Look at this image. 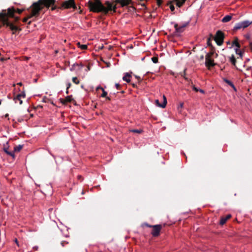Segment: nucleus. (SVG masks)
Returning <instances> with one entry per match:
<instances>
[{
	"label": "nucleus",
	"instance_id": "nucleus-1",
	"mask_svg": "<svg viewBox=\"0 0 252 252\" xmlns=\"http://www.w3.org/2000/svg\"><path fill=\"white\" fill-rule=\"evenodd\" d=\"M105 4L107 5V7H105L99 0H94V2L90 0L88 2L90 10L93 12L98 13L102 12L106 14L108 13L109 11L113 10L114 12H116V6L115 5L113 6L108 1L105 2Z\"/></svg>",
	"mask_w": 252,
	"mask_h": 252
},
{
	"label": "nucleus",
	"instance_id": "nucleus-2",
	"mask_svg": "<svg viewBox=\"0 0 252 252\" xmlns=\"http://www.w3.org/2000/svg\"><path fill=\"white\" fill-rule=\"evenodd\" d=\"M56 0H38L37 2H34L32 4V6H34L40 13L44 7L49 8L50 6H53Z\"/></svg>",
	"mask_w": 252,
	"mask_h": 252
},
{
	"label": "nucleus",
	"instance_id": "nucleus-3",
	"mask_svg": "<svg viewBox=\"0 0 252 252\" xmlns=\"http://www.w3.org/2000/svg\"><path fill=\"white\" fill-rule=\"evenodd\" d=\"M214 54V52L212 51L211 52L207 53L205 56V66L209 69L216 65V63H214V60L211 58Z\"/></svg>",
	"mask_w": 252,
	"mask_h": 252
},
{
	"label": "nucleus",
	"instance_id": "nucleus-4",
	"mask_svg": "<svg viewBox=\"0 0 252 252\" xmlns=\"http://www.w3.org/2000/svg\"><path fill=\"white\" fill-rule=\"evenodd\" d=\"M251 24H252V21L251 22L248 20L237 23L235 24L233 30L234 32H236L240 29L246 28Z\"/></svg>",
	"mask_w": 252,
	"mask_h": 252
},
{
	"label": "nucleus",
	"instance_id": "nucleus-5",
	"mask_svg": "<svg viewBox=\"0 0 252 252\" xmlns=\"http://www.w3.org/2000/svg\"><path fill=\"white\" fill-rule=\"evenodd\" d=\"M224 38V35L223 32L221 31H218L214 37V40L218 45L220 46L223 42Z\"/></svg>",
	"mask_w": 252,
	"mask_h": 252
},
{
	"label": "nucleus",
	"instance_id": "nucleus-6",
	"mask_svg": "<svg viewBox=\"0 0 252 252\" xmlns=\"http://www.w3.org/2000/svg\"><path fill=\"white\" fill-rule=\"evenodd\" d=\"M152 228L151 234L153 237H158L160 235L162 225L160 224L153 225Z\"/></svg>",
	"mask_w": 252,
	"mask_h": 252
},
{
	"label": "nucleus",
	"instance_id": "nucleus-7",
	"mask_svg": "<svg viewBox=\"0 0 252 252\" xmlns=\"http://www.w3.org/2000/svg\"><path fill=\"white\" fill-rule=\"evenodd\" d=\"M31 7L32 8L31 13L28 17L24 18L23 19V22L24 23L27 22L29 19L32 18V17H37L39 15V13L38 12L37 10H36L34 6H32V5Z\"/></svg>",
	"mask_w": 252,
	"mask_h": 252
},
{
	"label": "nucleus",
	"instance_id": "nucleus-8",
	"mask_svg": "<svg viewBox=\"0 0 252 252\" xmlns=\"http://www.w3.org/2000/svg\"><path fill=\"white\" fill-rule=\"evenodd\" d=\"M62 6L65 8H69L71 7H72L74 9L76 8V6L74 0H68L65 1L63 3Z\"/></svg>",
	"mask_w": 252,
	"mask_h": 252
},
{
	"label": "nucleus",
	"instance_id": "nucleus-9",
	"mask_svg": "<svg viewBox=\"0 0 252 252\" xmlns=\"http://www.w3.org/2000/svg\"><path fill=\"white\" fill-rule=\"evenodd\" d=\"M187 23L184 24L182 25H178V24H175L174 25V28L175 29V32L177 33V34L180 33L182 32L184 30V28L187 26Z\"/></svg>",
	"mask_w": 252,
	"mask_h": 252
},
{
	"label": "nucleus",
	"instance_id": "nucleus-10",
	"mask_svg": "<svg viewBox=\"0 0 252 252\" xmlns=\"http://www.w3.org/2000/svg\"><path fill=\"white\" fill-rule=\"evenodd\" d=\"M26 97V94L24 92H22L21 93L17 94L14 98V100L15 102H17V101H19V104H22L23 103L22 100H21L22 98H25Z\"/></svg>",
	"mask_w": 252,
	"mask_h": 252
},
{
	"label": "nucleus",
	"instance_id": "nucleus-11",
	"mask_svg": "<svg viewBox=\"0 0 252 252\" xmlns=\"http://www.w3.org/2000/svg\"><path fill=\"white\" fill-rule=\"evenodd\" d=\"M60 100L63 104H65L67 102H71L73 101V99L72 98V95H68L64 98H61Z\"/></svg>",
	"mask_w": 252,
	"mask_h": 252
},
{
	"label": "nucleus",
	"instance_id": "nucleus-12",
	"mask_svg": "<svg viewBox=\"0 0 252 252\" xmlns=\"http://www.w3.org/2000/svg\"><path fill=\"white\" fill-rule=\"evenodd\" d=\"M231 217V215L229 214L225 217H222L220 220V225H223L226 221Z\"/></svg>",
	"mask_w": 252,
	"mask_h": 252
},
{
	"label": "nucleus",
	"instance_id": "nucleus-13",
	"mask_svg": "<svg viewBox=\"0 0 252 252\" xmlns=\"http://www.w3.org/2000/svg\"><path fill=\"white\" fill-rule=\"evenodd\" d=\"M132 0H117V2L121 4L122 6L124 7L129 5Z\"/></svg>",
	"mask_w": 252,
	"mask_h": 252
},
{
	"label": "nucleus",
	"instance_id": "nucleus-14",
	"mask_svg": "<svg viewBox=\"0 0 252 252\" xmlns=\"http://www.w3.org/2000/svg\"><path fill=\"white\" fill-rule=\"evenodd\" d=\"M82 67H83V65L82 63L78 64L75 63L72 65L70 69L71 71H74L76 69V68L78 67V70H80Z\"/></svg>",
	"mask_w": 252,
	"mask_h": 252
},
{
	"label": "nucleus",
	"instance_id": "nucleus-15",
	"mask_svg": "<svg viewBox=\"0 0 252 252\" xmlns=\"http://www.w3.org/2000/svg\"><path fill=\"white\" fill-rule=\"evenodd\" d=\"M235 46L237 47L236 48H238L239 49L240 48V44L238 42V39L236 37H235L234 40L233 41V42L232 43L231 46ZM231 47H231L230 48H231Z\"/></svg>",
	"mask_w": 252,
	"mask_h": 252
},
{
	"label": "nucleus",
	"instance_id": "nucleus-16",
	"mask_svg": "<svg viewBox=\"0 0 252 252\" xmlns=\"http://www.w3.org/2000/svg\"><path fill=\"white\" fill-rule=\"evenodd\" d=\"M4 151L9 156H11L13 158H15V155H14V152L13 151H8V148H5L4 147Z\"/></svg>",
	"mask_w": 252,
	"mask_h": 252
},
{
	"label": "nucleus",
	"instance_id": "nucleus-17",
	"mask_svg": "<svg viewBox=\"0 0 252 252\" xmlns=\"http://www.w3.org/2000/svg\"><path fill=\"white\" fill-rule=\"evenodd\" d=\"M131 75L128 73H126L123 76V80L127 83H129L130 82V80L129 79Z\"/></svg>",
	"mask_w": 252,
	"mask_h": 252
},
{
	"label": "nucleus",
	"instance_id": "nucleus-18",
	"mask_svg": "<svg viewBox=\"0 0 252 252\" xmlns=\"http://www.w3.org/2000/svg\"><path fill=\"white\" fill-rule=\"evenodd\" d=\"M232 19V16H230V15H226L225 16H224L221 21L223 23H226V22H228L229 21H230Z\"/></svg>",
	"mask_w": 252,
	"mask_h": 252
},
{
	"label": "nucleus",
	"instance_id": "nucleus-19",
	"mask_svg": "<svg viewBox=\"0 0 252 252\" xmlns=\"http://www.w3.org/2000/svg\"><path fill=\"white\" fill-rule=\"evenodd\" d=\"M175 1L176 5L179 7H181L185 2L186 0H175Z\"/></svg>",
	"mask_w": 252,
	"mask_h": 252
},
{
	"label": "nucleus",
	"instance_id": "nucleus-20",
	"mask_svg": "<svg viewBox=\"0 0 252 252\" xmlns=\"http://www.w3.org/2000/svg\"><path fill=\"white\" fill-rule=\"evenodd\" d=\"M22 148L23 146L21 145L15 146L14 148V153L19 152L22 149Z\"/></svg>",
	"mask_w": 252,
	"mask_h": 252
},
{
	"label": "nucleus",
	"instance_id": "nucleus-21",
	"mask_svg": "<svg viewBox=\"0 0 252 252\" xmlns=\"http://www.w3.org/2000/svg\"><path fill=\"white\" fill-rule=\"evenodd\" d=\"M230 61L233 65L236 66V60L233 55H232L230 58Z\"/></svg>",
	"mask_w": 252,
	"mask_h": 252
},
{
	"label": "nucleus",
	"instance_id": "nucleus-22",
	"mask_svg": "<svg viewBox=\"0 0 252 252\" xmlns=\"http://www.w3.org/2000/svg\"><path fill=\"white\" fill-rule=\"evenodd\" d=\"M129 131L130 132L136 133L140 134L143 132V130L141 129H129Z\"/></svg>",
	"mask_w": 252,
	"mask_h": 252
},
{
	"label": "nucleus",
	"instance_id": "nucleus-23",
	"mask_svg": "<svg viewBox=\"0 0 252 252\" xmlns=\"http://www.w3.org/2000/svg\"><path fill=\"white\" fill-rule=\"evenodd\" d=\"M78 47L81 48L82 50H85L87 48V45L85 44H81L80 42L77 43Z\"/></svg>",
	"mask_w": 252,
	"mask_h": 252
},
{
	"label": "nucleus",
	"instance_id": "nucleus-24",
	"mask_svg": "<svg viewBox=\"0 0 252 252\" xmlns=\"http://www.w3.org/2000/svg\"><path fill=\"white\" fill-rule=\"evenodd\" d=\"M163 102L162 103H161V105H160V107H161V108H164L166 106V104H167V100H166V97L164 95H163Z\"/></svg>",
	"mask_w": 252,
	"mask_h": 252
},
{
	"label": "nucleus",
	"instance_id": "nucleus-25",
	"mask_svg": "<svg viewBox=\"0 0 252 252\" xmlns=\"http://www.w3.org/2000/svg\"><path fill=\"white\" fill-rule=\"evenodd\" d=\"M235 52L237 54L239 55L240 56V57L241 58H242V56H243V52L240 51V50L238 48H236L235 49Z\"/></svg>",
	"mask_w": 252,
	"mask_h": 252
},
{
	"label": "nucleus",
	"instance_id": "nucleus-26",
	"mask_svg": "<svg viewBox=\"0 0 252 252\" xmlns=\"http://www.w3.org/2000/svg\"><path fill=\"white\" fill-rule=\"evenodd\" d=\"M223 80H224V81L226 83H227V84L228 85H229L230 86H233V83H232L231 81H230V80H228V79H225V78H224V79H223Z\"/></svg>",
	"mask_w": 252,
	"mask_h": 252
},
{
	"label": "nucleus",
	"instance_id": "nucleus-27",
	"mask_svg": "<svg viewBox=\"0 0 252 252\" xmlns=\"http://www.w3.org/2000/svg\"><path fill=\"white\" fill-rule=\"evenodd\" d=\"M101 90L102 91V94L101 95V97H105L107 95V93L102 88V87H100Z\"/></svg>",
	"mask_w": 252,
	"mask_h": 252
},
{
	"label": "nucleus",
	"instance_id": "nucleus-28",
	"mask_svg": "<svg viewBox=\"0 0 252 252\" xmlns=\"http://www.w3.org/2000/svg\"><path fill=\"white\" fill-rule=\"evenodd\" d=\"M72 82L75 83V84H79L80 82L78 80L77 78L76 77H73L72 78Z\"/></svg>",
	"mask_w": 252,
	"mask_h": 252
},
{
	"label": "nucleus",
	"instance_id": "nucleus-29",
	"mask_svg": "<svg viewBox=\"0 0 252 252\" xmlns=\"http://www.w3.org/2000/svg\"><path fill=\"white\" fill-rule=\"evenodd\" d=\"M207 45L208 46L212 47V38L211 37L207 39Z\"/></svg>",
	"mask_w": 252,
	"mask_h": 252
},
{
	"label": "nucleus",
	"instance_id": "nucleus-30",
	"mask_svg": "<svg viewBox=\"0 0 252 252\" xmlns=\"http://www.w3.org/2000/svg\"><path fill=\"white\" fill-rule=\"evenodd\" d=\"M158 58L157 57H153V58H152V61L155 63H157L158 62Z\"/></svg>",
	"mask_w": 252,
	"mask_h": 252
},
{
	"label": "nucleus",
	"instance_id": "nucleus-31",
	"mask_svg": "<svg viewBox=\"0 0 252 252\" xmlns=\"http://www.w3.org/2000/svg\"><path fill=\"white\" fill-rule=\"evenodd\" d=\"M23 10H24L23 9H20L17 8L16 10V12H17L18 14H21L22 13Z\"/></svg>",
	"mask_w": 252,
	"mask_h": 252
},
{
	"label": "nucleus",
	"instance_id": "nucleus-32",
	"mask_svg": "<svg viewBox=\"0 0 252 252\" xmlns=\"http://www.w3.org/2000/svg\"><path fill=\"white\" fill-rule=\"evenodd\" d=\"M135 77L137 79L139 83H140V82H141L142 81V79H141V78L139 76H137V75H135Z\"/></svg>",
	"mask_w": 252,
	"mask_h": 252
},
{
	"label": "nucleus",
	"instance_id": "nucleus-33",
	"mask_svg": "<svg viewBox=\"0 0 252 252\" xmlns=\"http://www.w3.org/2000/svg\"><path fill=\"white\" fill-rule=\"evenodd\" d=\"M115 86L117 90H120L121 88V85L118 83H116Z\"/></svg>",
	"mask_w": 252,
	"mask_h": 252
},
{
	"label": "nucleus",
	"instance_id": "nucleus-34",
	"mask_svg": "<svg viewBox=\"0 0 252 252\" xmlns=\"http://www.w3.org/2000/svg\"><path fill=\"white\" fill-rule=\"evenodd\" d=\"M156 103L159 107H160V105H161V104L159 103V101L158 99L156 100Z\"/></svg>",
	"mask_w": 252,
	"mask_h": 252
},
{
	"label": "nucleus",
	"instance_id": "nucleus-35",
	"mask_svg": "<svg viewBox=\"0 0 252 252\" xmlns=\"http://www.w3.org/2000/svg\"><path fill=\"white\" fill-rule=\"evenodd\" d=\"M68 242H66V241H62L61 242V245H62L63 247H64L65 244H68Z\"/></svg>",
	"mask_w": 252,
	"mask_h": 252
},
{
	"label": "nucleus",
	"instance_id": "nucleus-36",
	"mask_svg": "<svg viewBox=\"0 0 252 252\" xmlns=\"http://www.w3.org/2000/svg\"><path fill=\"white\" fill-rule=\"evenodd\" d=\"M157 4L159 6L162 3V1L161 0H157Z\"/></svg>",
	"mask_w": 252,
	"mask_h": 252
},
{
	"label": "nucleus",
	"instance_id": "nucleus-37",
	"mask_svg": "<svg viewBox=\"0 0 252 252\" xmlns=\"http://www.w3.org/2000/svg\"><path fill=\"white\" fill-rule=\"evenodd\" d=\"M192 89L195 91V92H198V89L194 86V85H192Z\"/></svg>",
	"mask_w": 252,
	"mask_h": 252
},
{
	"label": "nucleus",
	"instance_id": "nucleus-38",
	"mask_svg": "<svg viewBox=\"0 0 252 252\" xmlns=\"http://www.w3.org/2000/svg\"><path fill=\"white\" fill-rule=\"evenodd\" d=\"M170 9L171 11H173L174 10V9H175V7H174V6L173 5H171L170 6Z\"/></svg>",
	"mask_w": 252,
	"mask_h": 252
},
{
	"label": "nucleus",
	"instance_id": "nucleus-39",
	"mask_svg": "<svg viewBox=\"0 0 252 252\" xmlns=\"http://www.w3.org/2000/svg\"><path fill=\"white\" fill-rule=\"evenodd\" d=\"M77 178H78V180H81V181L83 180V179L82 176H81V175H78L77 176Z\"/></svg>",
	"mask_w": 252,
	"mask_h": 252
},
{
	"label": "nucleus",
	"instance_id": "nucleus-40",
	"mask_svg": "<svg viewBox=\"0 0 252 252\" xmlns=\"http://www.w3.org/2000/svg\"><path fill=\"white\" fill-rule=\"evenodd\" d=\"M145 225L148 227H150V228H152V226H153V225H150V224H149L148 223H145Z\"/></svg>",
	"mask_w": 252,
	"mask_h": 252
},
{
	"label": "nucleus",
	"instance_id": "nucleus-41",
	"mask_svg": "<svg viewBox=\"0 0 252 252\" xmlns=\"http://www.w3.org/2000/svg\"><path fill=\"white\" fill-rule=\"evenodd\" d=\"M71 85V83H67V87H66L67 90H68V89H69V88L70 87Z\"/></svg>",
	"mask_w": 252,
	"mask_h": 252
},
{
	"label": "nucleus",
	"instance_id": "nucleus-42",
	"mask_svg": "<svg viewBox=\"0 0 252 252\" xmlns=\"http://www.w3.org/2000/svg\"><path fill=\"white\" fill-rule=\"evenodd\" d=\"M33 250H34V251H37L38 249V246H34L32 248Z\"/></svg>",
	"mask_w": 252,
	"mask_h": 252
},
{
	"label": "nucleus",
	"instance_id": "nucleus-43",
	"mask_svg": "<svg viewBox=\"0 0 252 252\" xmlns=\"http://www.w3.org/2000/svg\"><path fill=\"white\" fill-rule=\"evenodd\" d=\"M198 92H200L202 94H204L205 93L204 91L202 89H198Z\"/></svg>",
	"mask_w": 252,
	"mask_h": 252
},
{
	"label": "nucleus",
	"instance_id": "nucleus-44",
	"mask_svg": "<svg viewBox=\"0 0 252 252\" xmlns=\"http://www.w3.org/2000/svg\"><path fill=\"white\" fill-rule=\"evenodd\" d=\"M250 50L252 51V42L250 43Z\"/></svg>",
	"mask_w": 252,
	"mask_h": 252
},
{
	"label": "nucleus",
	"instance_id": "nucleus-45",
	"mask_svg": "<svg viewBox=\"0 0 252 252\" xmlns=\"http://www.w3.org/2000/svg\"><path fill=\"white\" fill-rule=\"evenodd\" d=\"M131 85H132V87L133 88H136L137 87V85L135 84H134V83H132Z\"/></svg>",
	"mask_w": 252,
	"mask_h": 252
},
{
	"label": "nucleus",
	"instance_id": "nucleus-46",
	"mask_svg": "<svg viewBox=\"0 0 252 252\" xmlns=\"http://www.w3.org/2000/svg\"><path fill=\"white\" fill-rule=\"evenodd\" d=\"M15 242L16 243V244H17V245L18 246H19V243H18V240H17V239H15Z\"/></svg>",
	"mask_w": 252,
	"mask_h": 252
},
{
	"label": "nucleus",
	"instance_id": "nucleus-47",
	"mask_svg": "<svg viewBox=\"0 0 252 252\" xmlns=\"http://www.w3.org/2000/svg\"><path fill=\"white\" fill-rule=\"evenodd\" d=\"M233 89V90L235 91H236V88H235V86L233 85V86H231Z\"/></svg>",
	"mask_w": 252,
	"mask_h": 252
},
{
	"label": "nucleus",
	"instance_id": "nucleus-48",
	"mask_svg": "<svg viewBox=\"0 0 252 252\" xmlns=\"http://www.w3.org/2000/svg\"><path fill=\"white\" fill-rule=\"evenodd\" d=\"M56 6H52V7L51 8V10H54L55 9H56Z\"/></svg>",
	"mask_w": 252,
	"mask_h": 252
},
{
	"label": "nucleus",
	"instance_id": "nucleus-49",
	"mask_svg": "<svg viewBox=\"0 0 252 252\" xmlns=\"http://www.w3.org/2000/svg\"><path fill=\"white\" fill-rule=\"evenodd\" d=\"M184 78H185V79L186 80H187V81H188L189 80V78H187V77H185V76H184Z\"/></svg>",
	"mask_w": 252,
	"mask_h": 252
},
{
	"label": "nucleus",
	"instance_id": "nucleus-50",
	"mask_svg": "<svg viewBox=\"0 0 252 252\" xmlns=\"http://www.w3.org/2000/svg\"><path fill=\"white\" fill-rule=\"evenodd\" d=\"M183 105H184V103H180V106L181 107H182L183 106Z\"/></svg>",
	"mask_w": 252,
	"mask_h": 252
},
{
	"label": "nucleus",
	"instance_id": "nucleus-51",
	"mask_svg": "<svg viewBox=\"0 0 252 252\" xmlns=\"http://www.w3.org/2000/svg\"><path fill=\"white\" fill-rule=\"evenodd\" d=\"M203 59H204V56H203V55H202V56H201L200 57V59H201V60H203Z\"/></svg>",
	"mask_w": 252,
	"mask_h": 252
},
{
	"label": "nucleus",
	"instance_id": "nucleus-52",
	"mask_svg": "<svg viewBox=\"0 0 252 252\" xmlns=\"http://www.w3.org/2000/svg\"><path fill=\"white\" fill-rule=\"evenodd\" d=\"M106 97V99H107L108 100H110V98L109 97Z\"/></svg>",
	"mask_w": 252,
	"mask_h": 252
},
{
	"label": "nucleus",
	"instance_id": "nucleus-53",
	"mask_svg": "<svg viewBox=\"0 0 252 252\" xmlns=\"http://www.w3.org/2000/svg\"><path fill=\"white\" fill-rule=\"evenodd\" d=\"M141 5H142V6H146V4H145V3H142V4H141Z\"/></svg>",
	"mask_w": 252,
	"mask_h": 252
},
{
	"label": "nucleus",
	"instance_id": "nucleus-54",
	"mask_svg": "<svg viewBox=\"0 0 252 252\" xmlns=\"http://www.w3.org/2000/svg\"><path fill=\"white\" fill-rule=\"evenodd\" d=\"M18 85H19L20 86H22V83L20 82V83H18Z\"/></svg>",
	"mask_w": 252,
	"mask_h": 252
},
{
	"label": "nucleus",
	"instance_id": "nucleus-55",
	"mask_svg": "<svg viewBox=\"0 0 252 252\" xmlns=\"http://www.w3.org/2000/svg\"><path fill=\"white\" fill-rule=\"evenodd\" d=\"M65 93H66V94H68V90L66 89V91Z\"/></svg>",
	"mask_w": 252,
	"mask_h": 252
},
{
	"label": "nucleus",
	"instance_id": "nucleus-56",
	"mask_svg": "<svg viewBox=\"0 0 252 252\" xmlns=\"http://www.w3.org/2000/svg\"><path fill=\"white\" fill-rule=\"evenodd\" d=\"M186 69H185L184 71V75H185V74H186Z\"/></svg>",
	"mask_w": 252,
	"mask_h": 252
},
{
	"label": "nucleus",
	"instance_id": "nucleus-57",
	"mask_svg": "<svg viewBox=\"0 0 252 252\" xmlns=\"http://www.w3.org/2000/svg\"><path fill=\"white\" fill-rule=\"evenodd\" d=\"M31 21H29V22H28V24L30 25L31 24Z\"/></svg>",
	"mask_w": 252,
	"mask_h": 252
},
{
	"label": "nucleus",
	"instance_id": "nucleus-58",
	"mask_svg": "<svg viewBox=\"0 0 252 252\" xmlns=\"http://www.w3.org/2000/svg\"><path fill=\"white\" fill-rule=\"evenodd\" d=\"M8 117V114H6V115H5V118Z\"/></svg>",
	"mask_w": 252,
	"mask_h": 252
},
{
	"label": "nucleus",
	"instance_id": "nucleus-59",
	"mask_svg": "<svg viewBox=\"0 0 252 252\" xmlns=\"http://www.w3.org/2000/svg\"><path fill=\"white\" fill-rule=\"evenodd\" d=\"M84 193H85V191L84 190H82V194H84Z\"/></svg>",
	"mask_w": 252,
	"mask_h": 252
},
{
	"label": "nucleus",
	"instance_id": "nucleus-60",
	"mask_svg": "<svg viewBox=\"0 0 252 252\" xmlns=\"http://www.w3.org/2000/svg\"><path fill=\"white\" fill-rule=\"evenodd\" d=\"M100 87H98L97 88V90L101 89V88H100Z\"/></svg>",
	"mask_w": 252,
	"mask_h": 252
},
{
	"label": "nucleus",
	"instance_id": "nucleus-61",
	"mask_svg": "<svg viewBox=\"0 0 252 252\" xmlns=\"http://www.w3.org/2000/svg\"><path fill=\"white\" fill-rule=\"evenodd\" d=\"M227 44H230V41H228V42H227Z\"/></svg>",
	"mask_w": 252,
	"mask_h": 252
},
{
	"label": "nucleus",
	"instance_id": "nucleus-62",
	"mask_svg": "<svg viewBox=\"0 0 252 252\" xmlns=\"http://www.w3.org/2000/svg\"><path fill=\"white\" fill-rule=\"evenodd\" d=\"M218 56V54H216V55H215V57H217V56Z\"/></svg>",
	"mask_w": 252,
	"mask_h": 252
},
{
	"label": "nucleus",
	"instance_id": "nucleus-63",
	"mask_svg": "<svg viewBox=\"0 0 252 252\" xmlns=\"http://www.w3.org/2000/svg\"><path fill=\"white\" fill-rule=\"evenodd\" d=\"M251 68V67H248V68H247V69H248V70H249V69H250Z\"/></svg>",
	"mask_w": 252,
	"mask_h": 252
},
{
	"label": "nucleus",
	"instance_id": "nucleus-64",
	"mask_svg": "<svg viewBox=\"0 0 252 252\" xmlns=\"http://www.w3.org/2000/svg\"><path fill=\"white\" fill-rule=\"evenodd\" d=\"M87 68H88V70H90V67H89V66H88V67H87Z\"/></svg>",
	"mask_w": 252,
	"mask_h": 252
}]
</instances>
